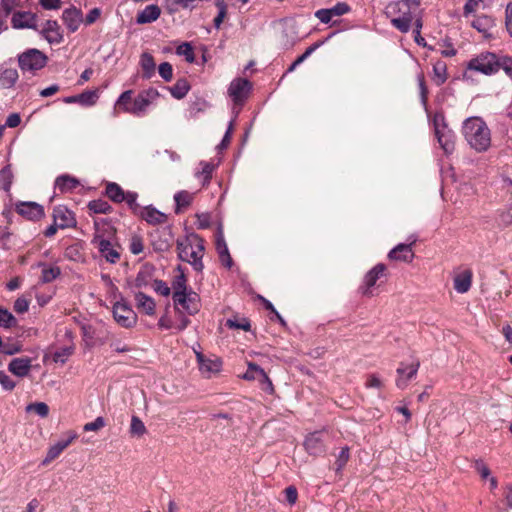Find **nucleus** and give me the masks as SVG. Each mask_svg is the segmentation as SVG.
Returning <instances> with one entry per match:
<instances>
[{"instance_id": "f257e3e1", "label": "nucleus", "mask_w": 512, "mask_h": 512, "mask_svg": "<svg viewBox=\"0 0 512 512\" xmlns=\"http://www.w3.org/2000/svg\"><path fill=\"white\" fill-rule=\"evenodd\" d=\"M420 7V0H400L390 2L385 7V14L391 20V24L402 33H407L411 28Z\"/></svg>"}, {"instance_id": "f03ea898", "label": "nucleus", "mask_w": 512, "mask_h": 512, "mask_svg": "<svg viewBox=\"0 0 512 512\" xmlns=\"http://www.w3.org/2000/svg\"><path fill=\"white\" fill-rule=\"evenodd\" d=\"M463 134L472 149L485 152L491 145V133L480 117H470L463 123Z\"/></svg>"}, {"instance_id": "7ed1b4c3", "label": "nucleus", "mask_w": 512, "mask_h": 512, "mask_svg": "<svg viewBox=\"0 0 512 512\" xmlns=\"http://www.w3.org/2000/svg\"><path fill=\"white\" fill-rule=\"evenodd\" d=\"M204 250V240L196 233H190L185 238L177 240L178 257L190 263L197 272H202L204 268Z\"/></svg>"}, {"instance_id": "20e7f679", "label": "nucleus", "mask_w": 512, "mask_h": 512, "mask_svg": "<svg viewBox=\"0 0 512 512\" xmlns=\"http://www.w3.org/2000/svg\"><path fill=\"white\" fill-rule=\"evenodd\" d=\"M499 60L500 57H498L496 54L485 52L471 59L467 67L470 70H475L485 75H491L498 72Z\"/></svg>"}, {"instance_id": "39448f33", "label": "nucleus", "mask_w": 512, "mask_h": 512, "mask_svg": "<svg viewBox=\"0 0 512 512\" xmlns=\"http://www.w3.org/2000/svg\"><path fill=\"white\" fill-rule=\"evenodd\" d=\"M19 67L23 72H35L47 63V56L38 49H29L18 56Z\"/></svg>"}, {"instance_id": "423d86ee", "label": "nucleus", "mask_w": 512, "mask_h": 512, "mask_svg": "<svg viewBox=\"0 0 512 512\" xmlns=\"http://www.w3.org/2000/svg\"><path fill=\"white\" fill-rule=\"evenodd\" d=\"M113 317L124 328L133 327L137 321L136 313L126 304L119 302L113 307Z\"/></svg>"}, {"instance_id": "0eeeda50", "label": "nucleus", "mask_w": 512, "mask_h": 512, "mask_svg": "<svg viewBox=\"0 0 512 512\" xmlns=\"http://www.w3.org/2000/svg\"><path fill=\"white\" fill-rule=\"evenodd\" d=\"M435 135L445 153L449 154L454 151L455 145L452 131L449 130L444 123H439V118H434Z\"/></svg>"}, {"instance_id": "6e6552de", "label": "nucleus", "mask_w": 512, "mask_h": 512, "mask_svg": "<svg viewBox=\"0 0 512 512\" xmlns=\"http://www.w3.org/2000/svg\"><path fill=\"white\" fill-rule=\"evenodd\" d=\"M92 244L98 248L101 256H103L108 262L116 263L120 259V253L113 247L110 241L103 237V235L96 233L92 239Z\"/></svg>"}, {"instance_id": "1a4fd4ad", "label": "nucleus", "mask_w": 512, "mask_h": 512, "mask_svg": "<svg viewBox=\"0 0 512 512\" xmlns=\"http://www.w3.org/2000/svg\"><path fill=\"white\" fill-rule=\"evenodd\" d=\"M173 300L176 306H181L188 314L193 315L199 311V297L195 292L186 294L173 293Z\"/></svg>"}, {"instance_id": "9d476101", "label": "nucleus", "mask_w": 512, "mask_h": 512, "mask_svg": "<svg viewBox=\"0 0 512 512\" xmlns=\"http://www.w3.org/2000/svg\"><path fill=\"white\" fill-rule=\"evenodd\" d=\"M386 266L382 263L375 265L369 270L363 280V286L361 287L362 294L371 297V288L376 284L377 280L385 275Z\"/></svg>"}, {"instance_id": "9b49d317", "label": "nucleus", "mask_w": 512, "mask_h": 512, "mask_svg": "<svg viewBox=\"0 0 512 512\" xmlns=\"http://www.w3.org/2000/svg\"><path fill=\"white\" fill-rule=\"evenodd\" d=\"M251 84L247 79L238 78L231 82L228 94L235 103L242 102L248 95Z\"/></svg>"}, {"instance_id": "f8f14e48", "label": "nucleus", "mask_w": 512, "mask_h": 512, "mask_svg": "<svg viewBox=\"0 0 512 512\" xmlns=\"http://www.w3.org/2000/svg\"><path fill=\"white\" fill-rule=\"evenodd\" d=\"M77 437L78 435L75 432L68 431L66 433V439L58 441L48 449L43 464H48L56 459L75 439H77Z\"/></svg>"}, {"instance_id": "ddd939ff", "label": "nucleus", "mask_w": 512, "mask_h": 512, "mask_svg": "<svg viewBox=\"0 0 512 512\" xmlns=\"http://www.w3.org/2000/svg\"><path fill=\"white\" fill-rule=\"evenodd\" d=\"M53 219L60 229L71 228L76 225L74 213L65 206H57L54 208Z\"/></svg>"}, {"instance_id": "4468645a", "label": "nucleus", "mask_w": 512, "mask_h": 512, "mask_svg": "<svg viewBox=\"0 0 512 512\" xmlns=\"http://www.w3.org/2000/svg\"><path fill=\"white\" fill-rule=\"evenodd\" d=\"M415 242L416 238H414L409 244H398L388 253V258L393 261H403L407 263L412 262L415 256L412 250V245Z\"/></svg>"}, {"instance_id": "2eb2a0df", "label": "nucleus", "mask_w": 512, "mask_h": 512, "mask_svg": "<svg viewBox=\"0 0 512 512\" xmlns=\"http://www.w3.org/2000/svg\"><path fill=\"white\" fill-rule=\"evenodd\" d=\"M419 366V362L412 363L409 366H404V364L401 363L400 367L396 371L398 374V378L396 379V386L400 389L406 388L408 382L416 376Z\"/></svg>"}, {"instance_id": "dca6fc26", "label": "nucleus", "mask_w": 512, "mask_h": 512, "mask_svg": "<svg viewBox=\"0 0 512 512\" xmlns=\"http://www.w3.org/2000/svg\"><path fill=\"white\" fill-rule=\"evenodd\" d=\"M63 21L70 32H75L83 22V14L75 7L63 11Z\"/></svg>"}, {"instance_id": "f3484780", "label": "nucleus", "mask_w": 512, "mask_h": 512, "mask_svg": "<svg viewBox=\"0 0 512 512\" xmlns=\"http://www.w3.org/2000/svg\"><path fill=\"white\" fill-rule=\"evenodd\" d=\"M196 357L199 370L205 377H210L212 373L218 372L221 368V361L219 359H208L200 352H196Z\"/></svg>"}, {"instance_id": "a211bd4d", "label": "nucleus", "mask_w": 512, "mask_h": 512, "mask_svg": "<svg viewBox=\"0 0 512 512\" xmlns=\"http://www.w3.org/2000/svg\"><path fill=\"white\" fill-rule=\"evenodd\" d=\"M304 445L307 452L315 456L320 455L325 450L322 434L320 432H313L308 435L305 439Z\"/></svg>"}, {"instance_id": "6ab92c4d", "label": "nucleus", "mask_w": 512, "mask_h": 512, "mask_svg": "<svg viewBox=\"0 0 512 512\" xmlns=\"http://www.w3.org/2000/svg\"><path fill=\"white\" fill-rule=\"evenodd\" d=\"M9 371L18 377H24L28 375L31 369V359L28 357L14 358L9 363Z\"/></svg>"}, {"instance_id": "aec40b11", "label": "nucleus", "mask_w": 512, "mask_h": 512, "mask_svg": "<svg viewBox=\"0 0 512 512\" xmlns=\"http://www.w3.org/2000/svg\"><path fill=\"white\" fill-rule=\"evenodd\" d=\"M161 15V9L156 4L146 6L137 14L136 22L138 24H147L156 21Z\"/></svg>"}, {"instance_id": "412c9836", "label": "nucleus", "mask_w": 512, "mask_h": 512, "mask_svg": "<svg viewBox=\"0 0 512 512\" xmlns=\"http://www.w3.org/2000/svg\"><path fill=\"white\" fill-rule=\"evenodd\" d=\"M135 301L137 308L147 314V315H154L155 314V307L156 304L154 300L147 296L146 294L142 292H138L135 294Z\"/></svg>"}, {"instance_id": "4be33fe9", "label": "nucleus", "mask_w": 512, "mask_h": 512, "mask_svg": "<svg viewBox=\"0 0 512 512\" xmlns=\"http://www.w3.org/2000/svg\"><path fill=\"white\" fill-rule=\"evenodd\" d=\"M141 217L152 225L163 224L167 221V216L153 207H145L141 211Z\"/></svg>"}, {"instance_id": "5701e85b", "label": "nucleus", "mask_w": 512, "mask_h": 512, "mask_svg": "<svg viewBox=\"0 0 512 512\" xmlns=\"http://www.w3.org/2000/svg\"><path fill=\"white\" fill-rule=\"evenodd\" d=\"M471 283H472V272L470 270H465L455 276L454 289L458 293H466L470 289Z\"/></svg>"}, {"instance_id": "b1692460", "label": "nucleus", "mask_w": 512, "mask_h": 512, "mask_svg": "<svg viewBox=\"0 0 512 512\" xmlns=\"http://www.w3.org/2000/svg\"><path fill=\"white\" fill-rule=\"evenodd\" d=\"M18 71L14 68L0 69V86L3 89L12 88L18 80Z\"/></svg>"}, {"instance_id": "393cba45", "label": "nucleus", "mask_w": 512, "mask_h": 512, "mask_svg": "<svg viewBox=\"0 0 512 512\" xmlns=\"http://www.w3.org/2000/svg\"><path fill=\"white\" fill-rule=\"evenodd\" d=\"M19 213L29 219H38L44 215L43 207L37 203H23L19 207Z\"/></svg>"}, {"instance_id": "a878e982", "label": "nucleus", "mask_w": 512, "mask_h": 512, "mask_svg": "<svg viewBox=\"0 0 512 512\" xmlns=\"http://www.w3.org/2000/svg\"><path fill=\"white\" fill-rule=\"evenodd\" d=\"M80 185L79 181L69 175L59 176L55 181V188L60 192L72 191Z\"/></svg>"}, {"instance_id": "bb28decb", "label": "nucleus", "mask_w": 512, "mask_h": 512, "mask_svg": "<svg viewBox=\"0 0 512 512\" xmlns=\"http://www.w3.org/2000/svg\"><path fill=\"white\" fill-rule=\"evenodd\" d=\"M243 379L245 380H258V381H268V375L266 372L255 363H248V369L243 375Z\"/></svg>"}, {"instance_id": "cd10ccee", "label": "nucleus", "mask_w": 512, "mask_h": 512, "mask_svg": "<svg viewBox=\"0 0 512 512\" xmlns=\"http://www.w3.org/2000/svg\"><path fill=\"white\" fill-rule=\"evenodd\" d=\"M140 65L143 70V77L150 79L155 74L156 64L150 53L144 52L141 55Z\"/></svg>"}, {"instance_id": "c85d7f7f", "label": "nucleus", "mask_w": 512, "mask_h": 512, "mask_svg": "<svg viewBox=\"0 0 512 512\" xmlns=\"http://www.w3.org/2000/svg\"><path fill=\"white\" fill-rule=\"evenodd\" d=\"M150 103L143 97L141 93L137 95V97L133 100L131 106H125L124 112L131 113L134 115H141Z\"/></svg>"}, {"instance_id": "c756f323", "label": "nucleus", "mask_w": 512, "mask_h": 512, "mask_svg": "<svg viewBox=\"0 0 512 512\" xmlns=\"http://www.w3.org/2000/svg\"><path fill=\"white\" fill-rule=\"evenodd\" d=\"M494 20L486 15L480 16L472 22V26L482 33L485 37L488 36V31L494 27Z\"/></svg>"}, {"instance_id": "7c9ffc66", "label": "nucleus", "mask_w": 512, "mask_h": 512, "mask_svg": "<svg viewBox=\"0 0 512 512\" xmlns=\"http://www.w3.org/2000/svg\"><path fill=\"white\" fill-rule=\"evenodd\" d=\"M189 89H190V85L187 82V80L184 78L178 79L176 81V83L171 88H169L170 93L176 99L184 98L186 96V94L188 93Z\"/></svg>"}, {"instance_id": "2f4dec72", "label": "nucleus", "mask_w": 512, "mask_h": 512, "mask_svg": "<svg viewBox=\"0 0 512 512\" xmlns=\"http://www.w3.org/2000/svg\"><path fill=\"white\" fill-rule=\"evenodd\" d=\"M106 195L109 199L116 203H121L125 199V192L116 183H109L106 186Z\"/></svg>"}, {"instance_id": "473e14b6", "label": "nucleus", "mask_w": 512, "mask_h": 512, "mask_svg": "<svg viewBox=\"0 0 512 512\" xmlns=\"http://www.w3.org/2000/svg\"><path fill=\"white\" fill-rule=\"evenodd\" d=\"M174 200L176 202L175 213L179 214L182 208L188 207L191 204L193 195L187 191H180L175 194Z\"/></svg>"}, {"instance_id": "72a5a7b5", "label": "nucleus", "mask_w": 512, "mask_h": 512, "mask_svg": "<svg viewBox=\"0 0 512 512\" xmlns=\"http://www.w3.org/2000/svg\"><path fill=\"white\" fill-rule=\"evenodd\" d=\"M217 251H218V254H219L222 264L224 266H226L227 268H231L233 261L229 254L227 245L223 239L217 240Z\"/></svg>"}, {"instance_id": "f704fd0d", "label": "nucleus", "mask_w": 512, "mask_h": 512, "mask_svg": "<svg viewBox=\"0 0 512 512\" xmlns=\"http://www.w3.org/2000/svg\"><path fill=\"white\" fill-rule=\"evenodd\" d=\"M446 64L443 61H437L433 65V72H434V80L437 85H441L446 81Z\"/></svg>"}, {"instance_id": "c9c22d12", "label": "nucleus", "mask_w": 512, "mask_h": 512, "mask_svg": "<svg viewBox=\"0 0 512 512\" xmlns=\"http://www.w3.org/2000/svg\"><path fill=\"white\" fill-rule=\"evenodd\" d=\"M31 14L26 12H17L12 17V24L15 28L29 27V21L31 20Z\"/></svg>"}, {"instance_id": "e433bc0d", "label": "nucleus", "mask_w": 512, "mask_h": 512, "mask_svg": "<svg viewBox=\"0 0 512 512\" xmlns=\"http://www.w3.org/2000/svg\"><path fill=\"white\" fill-rule=\"evenodd\" d=\"M130 433L133 436L141 437L146 433V427L142 420L137 416H132L130 424Z\"/></svg>"}, {"instance_id": "4c0bfd02", "label": "nucleus", "mask_w": 512, "mask_h": 512, "mask_svg": "<svg viewBox=\"0 0 512 512\" xmlns=\"http://www.w3.org/2000/svg\"><path fill=\"white\" fill-rule=\"evenodd\" d=\"M60 274H61V270L57 266H53V267H49V268L44 267L42 269L41 281L43 283H50L54 279H56L58 276H60Z\"/></svg>"}, {"instance_id": "58836bf2", "label": "nucleus", "mask_w": 512, "mask_h": 512, "mask_svg": "<svg viewBox=\"0 0 512 512\" xmlns=\"http://www.w3.org/2000/svg\"><path fill=\"white\" fill-rule=\"evenodd\" d=\"M88 207L94 213H102V214H106V213L110 212L111 209H112L110 204L107 201H104V200H94V201H91L88 204Z\"/></svg>"}, {"instance_id": "ea45409f", "label": "nucleus", "mask_w": 512, "mask_h": 512, "mask_svg": "<svg viewBox=\"0 0 512 512\" xmlns=\"http://www.w3.org/2000/svg\"><path fill=\"white\" fill-rule=\"evenodd\" d=\"M176 53L180 56H184L186 61L189 63H193L195 61V56L193 52V48L190 43H182L176 49Z\"/></svg>"}, {"instance_id": "a19ab883", "label": "nucleus", "mask_w": 512, "mask_h": 512, "mask_svg": "<svg viewBox=\"0 0 512 512\" xmlns=\"http://www.w3.org/2000/svg\"><path fill=\"white\" fill-rule=\"evenodd\" d=\"M27 412H35L40 417L45 418L49 414V406L44 402L31 403L26 407Z\"/></svg>"}, {"instance_id": "79ce46f5", "label": "nucleus", "mask_w": 512, "mask_h": 512, "mask_svg": "<svg viewBox=\"0 0 512 512\" xmlns=\"http://www.w3.org/2000/svg\"><path fill=\"white\" fill-rule=\"evenodd\" d=\"M17 323L16 318L7 309L0 308V326L10 328Z\"/></svg>"}, {"instance_id": "37998d69", "label": "nucleus", "mask_w": 512, "mask_h": 512, "mask_svg": "<svg viewBox=\"0 0 512 512\" xmlns=\"http://www.w3.org/2000/svg\"><path fill=\"white\" fill-rule=\"evenodd\" d=\"M226 326L232 329L250 330V323L245 318H233L226 321Z\"/></svg>"}, {"instance_id": "c03bdc74", "label": "nucleus", "mask_w": 512, "mask_h": 512, "mask_svg": "<svg viewBox=\"0 0 512 512\" xmlns=\"http://www.w3.org/2000/svg\"><path fill=\"white\" fill-rule=\"evenodd\" d=\"M507 192L510 195L511 202H510L507 210L501 213L500 217H501V221L505 225H512V181H509V183H508Z\"/></svg>"}, {"instance_id": "a18cd8bd", "label": "nucleus", "mask_w": 512, "mask_h": 512, "mask_svg": "<svg viewBox=\"0 0 512 512\" xmlns=\"http://www.w3.org/2000/svg\"><path fill=\"white\" fill-rule=\"evenodd\" d=\"M73 352L74 348L72 346L63 347L53 354V360L64 364Z\"/></svg>"}, {"instance_id": "49530a36", "label": "nucleus", "mask_w": 512, "mask_h": 512, "mask_svg": "<svg viewBox=\"0 0 512 512\" xmlns=\"http://www.w3.org/2000/svg\"><path fill=\"white\" fill-rule=\"evenodd\" d=\"M216 6L218 8V15L214 19V26L215 28L219 29L223 20L225 19L227 15V5L225 4L224 0H217Z\"/></svg>"}, {"instance_id": "de8ad7c7", "label": "nucleus", "mask_w": 512, "mask_h": 512, "mask_svg": "<svg viewBox=\"0 0 512 512\" xmlns=\"http://www.w3.org/2000/svg\"><path fill=\"white\" fill-rule=\"evenodd\" d=\"M129 249L134 255H138L143 252L144 244L140 235L135 234L130 238Z\"/></svg>"}, {"instance_id": "09e8293b", "label": "nucleus", "mask_w": 512, "mask_h": 512, "mask_svg": "<svg viewBox=\"0 0 512 512\" xmlns=\"http://www.w3.org/2000/svg\"><path fill=\"white\" fill-rule=\"evenodd\" d=\"M317 47H319V44H318V43H316V44H314V45H312V46L308 47V48L306 49V51H305L301 56H299V57H298V58H297V59H296V60L291 64V66L288 68V72H292V71H294V70H295V68H296L298 65H300L302 62H304V61H305V59H306L308 56H310V54H311V53H312V52H313Z\"/></svg>"}, {"instance_id": "8fccbe9b", "label": "nucleus", "mask_w": 512, "mask_h": 512, "mask_svg": "<svg viewBox=\"0 0 512 512\" xmlns=\"http://www.w3.org/2000/svg\"><path fill=\"white\" fill-rule=\"evenodd\" d=\"M160 76L167 82L172 80L173 68L168 62L161 63L158 68Z\"/></svg>"}, {"instance_id": "3c124183", "label": "nucleus", "mask_w": 512, "mask_h": 512, "mask_svg": "<svg viewBox=\"0 0 512 512\" xmlns=\"http://www.w3.org/2000/svg\"><path fill=\"white\" fill-rule=\"evenodd\" d=\"M11 173L8 169H2L0 171V188L4 191H9L12 180Z\"/></svg>"}, {"instance_id": "603ef678", "label": "nucleus", "mask_w": 512, "mask_h": 512, "mask_svg": "<svg viewBox=\"0 0 512 512\" xmlns=\"http://www.w3.org/2000/svg\"><path fill=\"white\" fill-rule=\"evenodd\" d=\"M174 293L186 294V279L184 274L177 276L172 284Z\"/></svg>"}, {"instance_id": "864d4df0", "label": "nucleus", "mask_w": 512, "mask_h": 512, "mask_svg": "<svg viewBox=\"0 0 512 512\" xmlns=\"http://www.w3.org/2000/svg\"><path fill=\"white\" fill-rule=\"evenodd\" d=\"M474 468L480 474L482 479H488L490 477V469L481 459L474 461Z\"/></svg>"}, {"instance_id": "5fc2aeb1", "label": "nucleus", "mask_w": 512, "mask_h": 512, "mask_svg": "<svg viewBox=\"0 0 512 512\" xmlns=\"http://www.w3.org/2000/svg\"><path fill=\"white\" fill-rule=\"evenodd\" d=\"M105 425H106V423H105L104 418L99 416L93 422L86 423L83 426V430L86 432L98 431V430L102 429Z\"/></svg>"}, {"instance_id": "6e6d98bb", "label": "nucleus", "mask_w": 512, "mask_h": 512, "mask_svg": "<svg viewBox=\"0 0 512 512\" xmlns=\"http://www.w3.org/2000/svg\"><path fill=\"white\" fill-rule=\"evenodd\" d=\"M499 69H502L512 79V58L508 56L500 57Z\"/></svg>"}, {"instance_id": "4d7b16f0", "label": "nucleus", "mask_w": 512, "mask_h": 512, "mask_svg": "<svg viewBox=\"0 0 512 512\" xmlns=\"http://www.w3.org/2000/svg\"><path fill=\"white\" fill-rule=\"evenodd\" d=\"M131 99H132V91L127 90L123 92L120 97L117 100L116 106L121 108L124 111L125 106H131Z\"/></svg>"}, {"instance_id": "13d9d810", "label": "nucleus", "mask_w": 512, "mask_h": 512, "mask_svg": "<svg viewBox=\"0 0 512 512\" xmlns=\"http://www.w3.org/2000/svg\"><path fill=\"white\" fill-rule=\"evenodd\" d=\"M150 280V275L147 271L141 270L135 278V287L141 288L147 286Z\"/></svg>"}, {"instance_id": "bf43d9fd", "label": "nucleus", "mask_w": 512, "mask_h": 512, "mask_svg": "<svg viewBox=\"0 0 512 512\" xmlns=\"http://www.w3.org/2000/svg\"><path fill=\"white\" fill-rule=\"evenodd\" d=\"M97 98L96 92L88 91L78 95L79 102L84 105H93Z\"/></svg>"}, {"instance_id": "052dcab7", "label": "nucleus", "mask_w": 512, "mask_h": 512, "mask_svg": "<svg viewBox=\"0 0 512 512\" xmlns=\"http://www.w3.org/2000/svg\"><path fill=\"white\" fill-rule=\"evenodd\" d=\"M30 300L26 297H19L14 303V310L17 313H24L29 309Z\"/></svg>"}, {"instance_id": "680f3d73", "label": "nucleus", "mask_w": 512, "mask_h": 512, "mask_svg": "<svg viewBox=\"0 0 512 512\" xmlns=\"http://www.w3.org/2000/svg\"><path fill=\"white\" fill-rule=\"evenodd\" d=\"M100 16H101V9L93 8L86 15L85 19H83V23H85V25H92L100 18Z\"/></svg>"}, {"instance_id": "e2e57ef3", "label": "nucleus", "mask_w": 512, "mask_h": 512, "mask_svg": "<svg viewBox=\"0 0 512 512\" xmlns=\"http://www.w3.org/2000/svg\"><path fill=\"white\" fill-rule=\"evenodd\" d=\"M154 290L162 296H168L170 294V288L162 280H155L153 283Z\"/></svg>"}, {"instance_id": "0e129e2a", "label": "nucleus", "mask_w": 512, "mask_h": 512, "mask_svg": "<svg viewBox=\"0 0 512 512\" xmlns=\"http://www.w3.org/2000/svg\"><path fill=\"white\" fill-rule=\"evenodd\" d=\"M349 459V449L347 447L342 448L337 460V470H341L347 463Z\"/></svg>"}, {"instance_id": "69168bd1", "label": "nucleus", "mask_w": 512, "mask_h": 512, "mask_svg": "<svg viewBox=\"0 0 512 512\" xmlns=\"http://www.w3.org/2000/svg\"><path fill=\"white\" fill-rule=\"evenodd\" d=\"M330 11H331L332 17L333 16H341L349 11V6L344 2H340V3H337L335 6H333L332 8H330Z\"/></svg>"}, {"instance_id": "338daca9", "label": "nucleus", "mask_w": 512, "mask_h": 512, "mask_svg": "<svg viewBox=\"0 0 512 512\" xmlns=\"http://www.w3.org/2000/svg\"><path fill=\"white\" fill-rule=\"evenodd\" d=\"M197 227L199 229H206L210 226V216L207 213L197 214Z\"/></svg>"}, {"instance_id": "774afa93", "label": "nucleus", "mask_w": 512, "mask_h": 512, "mask_svg": "<svg viewBox=\"0 0 512 512\" xmlns=\"http://www.w3.org/2000/svg\"><path fill=\"white\" fill-rule=\"evenodd\" d=\"M315 16L322 22V23H329L332 19V14L330 9H320L316 11Z\"/></svg>"}]
</instances>
